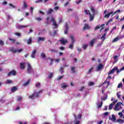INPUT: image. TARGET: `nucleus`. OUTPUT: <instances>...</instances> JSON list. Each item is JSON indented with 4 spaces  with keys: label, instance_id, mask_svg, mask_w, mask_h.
Wrapping results in <instances>:
<instances>
[{
    "label": "nucleus",
    "instance_id": "nucleus-35",
    "mask_svg": "<svg viewBox=\"0 0 124 124\" xmlns=\"http://www.w3.org/2000/svg\"><path fill=\"white\" fill-rule=\"evenodd\" d=\"M101 102L100 104H99L98 106H97V108H100L101 107V106H102V105L103 104V102H102V97L101 98Z\"/></svg>",
    "mask_w": 124,
    "mask_h": 124
},
{
    "label": "nucleus",
    "instance_id": "nucleus-12",
    "mask_svg": "<svg viewBox=\"0 0 124 124\" xmlns=\"http://www.w3.org/2000/svg\"><path fill=\"white\" fill-rule=\"evenodd\" d=\"M90 9L93 15L97 14V10H95L93 7H91Z\"/></svg>",
    "mask_w": 124,
    "mask_h": 124
},
{
    "label": "nucleus",
    "instance_id": "nucleus-49",
    "mask_svg": "<svg viewBox=\"0 0 124 124\" xmlns=\"http://www.w3.org/2000/svg\"><path fill=\"white\" fill-rule=\"evenodd\" d=\"M52 77H53V73H50L49 75H48V78L51 79V78H52Z\"/></svg>",
    "mask_w": 124,
    "mask_h": 124
},
{
    "label": "nucleus",
    "instance_id": "nucleus-53",
    "mask_svg": "<svg viewBox=\"0 0 124 124\" xmlns=\"http://www.w3.org/2000/svg\"><path fill=\"white\" fill-rule=\"evenodd\" d=\"M51 62L49 63V65H52L53 64V62L54 61V59H50Z\"/></svg>",
    "mask_w": 124,
    "mask_h": 124
},
{
    "label": "nucleus",
    "instance_id": "nucleus-55",
    "mask_svg": "<svg viewBox=\"0 0 124 124\" xmlns=\"http://www.w3.org/2000/svg\"><path fill=\"white\" fill-rule=\"evenodd\" d=\"M118 115L119 116H120V118L123 117V116H124V115L123 114V112H119Z\"/></svg>",
    "mask_w": 124,
    "mask_h": 124
},
{
    "label": "nucleus",
    "instance_id": "nucleus-9",
    "mask_svg": "<svg viewBox=\"0 0 124 124\" xmlns=\"http://www.w3.org/2000/svg\"><path fill=\"white\" fill-rule=\"evenodd\" d=\"M20 68L21 70H23L26 68V63L21 62L20 63Z\"/></svg>",
    "mask_w": 124,
    "mask_h": 124
},
{
    "label": "nucleus",
    "instance_id": "nucleus-58",
    "mask_svg": "<svg viewBox=\"0 0 124 124\" xmlns=\"http://www.w3.org/2000/svg\"><path fill=\"white\" fill-rule=\"evenodd\" d=\"M9 6H11L12 7V8H15L16 7V6L13 5V4L10 3L9 4Z\"/></svg>",
    "mask_w": 124,
    "mask_h": 124
},
{
    "label": "nucleus",
    "instance_id": "nucleus-45",
    "mask_svg": "<svg viewBox=\"0 0 124 124\" xmlns=\"http://www.w3.org/2000/svg\"><path fill=\"white\" fill-rule=\"evenodd\" d=\"M24 49L23 48H21L20 49H17L16 52L18 53H21V52H23Z\"/></svg>",
    "mask_w": 124,
    "mask_h": 124
},
{
    "label": "nucleus",
    "instance_id": "nucleus-26",
    "mask_svg": "<svg viewBox=\"0 0 124 124\" xmlns=\"http://www.w3.org/2000/svg\"><path fill=\"white\" fill-rule=\"evenodd\" d=\"M70 38L71 39V42H72V43H73V44H74V42H75V40L74 39V37H73V35H71V36H70Z\"/></svg>",
    "mask_w": 124,
    "mask_h": 124
},
{
    "label": "nucleus",
    "instance_id": "nucleus-42",
    "mask_svg": "<svg viewBox=\"0 0 124 124\" xmlns=\"http://www.w3.org/2000/svg\"><path fill=\"white\" fill-rule=\"evenodd\" d=\"M57 32H58V31H54L52 34L53 36H56L57 35Z\"/></svg>",
    "mask_w": 124,
    "mask_h": 124
},
{
    "label": "nucleus",
    "instance_id": "nucleus-33",
    "mask_svg": "<svg viewBox=\"0 0 124 124\" xmlns=\"http://www.w3.org/2000/svg\"><path fill=\"white\" fill-rule=\"evenodd\" d=\"M49 19H50L49 17H47L46 18V26H48L50 24V22H49Z\"/></svg>",
    "mask_w": 124,
    "mask_h": 124
},
{
    "label": "nucleus",
    "instance_id": "nucleus-46",
    "mask_svg": "<svg viewBox=\"0 0 124 124\" xmlns=\"http://www.w3.org/2000/svg\"><path fill=\"white\" fill-rule=\"evenodd\" d=\"M114 105H113L112 104H110L109 106V107H108V109L109 110H112V107H113Z\"/></svg>",
    "mask_w": 124,
    "mask_h": 124
},
{
    "label": "nucleus",
    "instance_id": "nucleus-54",
    "mask_svg": "<svg viewBox=\"0 0 124 124\" xmlns=\"http://www.w3.org/2000/svg\"><path fill=\"white\" fill-rule=\"evenodd\" d=\"M6 83H7V84H10V83H12V81L10 80H9V79H7L6 80Z\"/></svg>",
    "mask_w": 124,
    "mask_h": 124
},
{
    "label": "nucleus",
    "instance_id": "nucleus-27",
    "mask_svg": "<svg viewBox=\"0 0 124 124\" xmlns=\"http://www.w3.org/2000/svg\"><path fill=\"white\" fill-rule=\"evenodd\" d=\"M49 51L51 53H58V50L57 49H49Z\"/></svg>",
    "mask_w": 124,
    "mask_h": 124
},
{
    "label": "nucleus",
    "instance_id": "nucleus-10",
    "mask_svg": "<svg viewBox=\"0 0 124 124\" xmlns=\"http://www.w3.org/2000/svg\"><path fill=\"white\" fill-rule=\"evenodd\" d=\"M9 51L13 54H16V53H17V49L14 48V47H11Z\"/></svg>",
    "mask_w": 124,
    "mask_h": 124
},
{
    "label": "nucleus",
    "instance_id": "nucleus-61",
    "mask_svg": "<svg viewBox=\"0 0 124 124\" xmlns=\"http://www.w3.org/2000/svg\"><path fill=\"white\" fill-rule=\"evenodd\" d=\"M116 95H117L118 98H121V94H119V93H116Z\"/></svg>",
    "mask_w": 124,
    "mask_h": 124
},
{
    "label": "nucleus",
    "instance_id": "nucleus-62",
    "mask_svg": "<svg viewBox=\"0 0 124 124\" xmlns=\"http://www.w3.org/2000/svg\"><path fill=\"white\" fill-rule=\"evenodd\" d=\"M102 102L105 101V100H106V99H107V95H106V96L104 97V98H102Z\"/></svg>",
    "mask_w": 124,
    "mask_h": 124
},
{
    "label": "nucleus",
    "instance_id": "nucleus-1",
    "mask_svg": "<svg viewBox=\"0 0 124 124\" xmlns=\"http://www.w3.org/2000/svg\"><path fill=\"white\" fill-rule=\"evenodd\" d=\"M34 93L32 95L29 96V98L31 99H32V98H37V97H39V94L38 93H36V90H34Z\"/></svg>",
    "mask_w": 124,
    "mask_h": 124
},
{
    "label": "nucleus",
    "instance_id": "nucleus-34",
    "mask_svg": "<svg viewBox=\"0 0 124 124\" xmlns=\"http://www.w3.org/2000/svg\"><path fill=\"white\" fill-rule=\"evenodd\" d=\"M45 40V37H39L38 38V41H44Z\"/></svg>",
    "mask_w": 124,
    "mask_h": 124
},
{
    "label": "nucleus",
    "instance_id": "nucleus-2",
    "mask_svg": "<svg viewBox=\"0 0 124 124\" xmlns=\"http://www.w3.org/2000/svg\"><path fill=\"white\" fill-rule=\"evenodd\" d=\"M122 102H118L117 103V104L115 105V108H114V110L115 111H119V110H121L122 108H123V107H122Z\"/></svg>",
    "mask_w": 124,
    "mask_h": 124
},
{
    "label": "nucleus",
    "instance_id": "nucleus-50",
    "mask_svg": "<svg viewBox=\"0 0 124 124\" xmlns=\"http://www.w3.org/2000/svg\"><path fill=\"white\" fill-rule=\"evenodd\" d=\"M43 1V0H37V1H35V3H39V2H42Z\"/></svg>",
    "mask_w": 124,
    "mask_h": 124
},
{
    "label": "nucleus",
    "instance_id": "nucleus-22",
    "mask_svg": "<svg viewBox=\"0 0 124 124\" xmlns=\"http://www.w3.org/2000/svg\"><path fill=\"white\" fill-rule=\"evenodd\" d=\"M62 89H65V88H67L68 87V85H66L65 83H63L61 85Z\"/></svg>",
    "mask_w": 124,
    "mask_h": 124
},
{
    "label": "nucleus",
    "instance_id": "nucleus-14",
    "mask_svg": "<svg viewBox=\"0 0 124 124\" xmlns=\"http://www.w3.org/2000/svg\"><path fill=\"white\" fill-rule=\"evenodd\" d=\"M104 67V65H103L102 63H100L97 66V70H101V69H102V68H103Z\"/></svg>",
    "mask_w": 124,
    "mask_h": 124
},
{
    "label": "nucleus",
    "instance_id": "nucleus-59",
    "mask_svg": "<svg viewBox=\"0 0 124 124\" xmlns=\"http://www.w3.org/2000/svg\"><path fill=\"white\" fill-rule=\"evenodd\" d=\"M93 85H94V83L93 82H90L89 83V86H93Z\"/></svg>",
    "mask_w": 124,
    "mask_h": 124
},
{
    "label": "nucleus",
    "instance_id": "nucleus-25",
    "mask_svg": "<svg viewBox=\"0 0 124 124\" xmlns=\"http://www.w3.org/2000/svg\"><path fill=\"white\" fill-rule=\"evenodd\" d=\"M31 82V79H28L25 83L23 84L24 86H28Z\"/></svg>",
    "mask_w": 124,
    "mask_h": 124
},
{
    "label": "nucleus",
    "instance_id": "nucleus-39",
    "mask_svg": "<svg viewBox=\"0 0 124 124\" xmlns=\"http://www.w3.org/2000/svg\"><path fill=\"white\" fill-rule=\"evenodd\" d=\"M64 69V67H63L62 66L60 67V71H61V74H62V73L64 72L63 71Z\"/></svg>",
    "mask_w": 124,
    "mask_h": 124
},
{
    "label": "nucleus",
    "instance_id": "nucleus-17",
    "mask_svg": "<svg viewBox=\"0 0 124 124\" xmlns=\"http://www.w3.org/2000/svg\"><path fill=\"white\" fill-rule=\"evenodd\" d=\"M36 53V49H34L33 50L31 54V57L32 58V59H34L35 58V54Z\"/></svg>",
    "mask_w": 124,
    "mask_h": 124
},
{
    "label": "nucleus",
    "instance_id": "nucleus-44",
    "mask_svg": "<svg viewBox=\"0 0 124 124\" xmlns=\"http://www.w3.org/2000/svg\"><path fill=\"white\" fill-rule=\"evenodd\" d=\"M22 96H19L17 97V101H20L22 100Z\"/></svg>",
    "mask_w": 124,
    "mask_h": 124
},
{
    "label": "nucleus",
    "instance_id": "nucleus-63",
    "mask_svg": "<svg viewBox=\"0 0 124 124\" xmlns=\"http://www.w3.org/2000/svg\"><path fill=\"white\" fill-rule=\"evenodd\" d=\"M108 114H109L108 112H106L103 114L104 116H108Z\"/></svg>",
    "mask_w": 124,
    "mask_h": 124
},
{
    "label": "nucleus",
    "instance_id": "nucleus-51",
    "mask_svg": "<svg viewBox=\"0 0 124 124\" xmlns=\"http://www.w3.org/2000/svg\"><path fill=\"white\" fill-rule=\"evenodd\" d=\"M35 19L37 21H40L42 20V18L41 17H37V18H35Z\"/></svg>",
    "mask_w": 124,
    "mask_h": 124
},
{
    "label": "nucleus",
    "instance_id": "nucleus-23",
    "mask_svg": "<svg viewBox=\"0 0 124 124\" xmlns=\"http://www.w3.org/2000/svg\"><path fill=\"white\" fill-rule=\"evenodd\" d=\"M31 42H32V40L31 39V37H30L27 40V44L28 45L31 44Z\"/></svg>",
    "mask_w": 124,
    "mask_h": 124
},
{
    "label": "nucleus",
    "instance_id": "nucleus-11",
    "mask_svg": "<svg viewBox=\"0 0 124 124\" xmlns=\"http://www.w3.org/2000/svg\"><path fill=\"white\" fill-rule=\"evenodd\" d=\"M118 69V67H114V68H113L110 71V72H108V75H110V74H112Z\"/></svg>",
    "mask_w": 124,
    "mask_h": 124
},
{
    "label": "nucleus",
    "instance_id": "nucleus-7",
    "mask_svg": "<svg viewBox=\"0 0 124 124\" xmlns=\"http://www.w3.org/2000/svg\"><path fill=\"white\" fill-rule=\"evenodd\" d=\"M65 29L64 31V33L65 34H67V33H68V24L67 23V22H66L65 23Z\"/></svg>",
    "mask_w": 124,
    "mask_h": 124
},
{
    "label": "nucleus",
    "instance_id": "nucleus-48",
    "mask_svg": "<svg viewBox=\"0 0 124 124\" xmlns=\"http://www.w3.org/2000/svg\"><path fill=\"white\" fill-rule=\"evenodd\" d=\"M64 76V75H62V76H60L58 77V78H57V80H61V79L63 78V77Z\"/></svg>",
    "mask_w": 124,
    "mask_h": 124
},
{
    "label": "nucleus",
    "instance_id": "nucleus-13",
    "mask_svg": "<svg viewBox=\"0 0 124 124\" xmlns=\"http://www.w3.org/2000/svg\"><path fill=\"white\" fill-rule=\"evenodd\" d=\"M90 29H91V26L87 24H84L83 28V31H86V30H90Z\"/></svg>",
    "mask_w": 124,
    "mask_h": 124
},
{
    "label": "nucleus",
    "instance_id": "nucleus-8",
    "mask_svg": "<svg viewBox=\"0 0 124 124\" xmlns=\"http://www.w3.org/2000/svg\"><path fill=\"white\" fill-rule=\"evenodd\" d=\"M108 119L110 121H112V122L117 123V121H116V116L114 114L112 115V118L109 117Z\"/></svg>",
    "mask_w": 124,
    "mask_h": 124
},
{
    "label": "nucleus",
    "instance_id": "nucleus-16",
    "mask_svg": "<svg viewBox=\"0 0 124 124\" xmlns=\"http://www.w3.org/2000/svg\"><path fill=\"white\" fill-rule=\"evenodd\" d=\"M95 42V39H93V40H92L89 43L90 46H91V47H93Z\"/></svg>",
    "mask_w": 124,
    "mask_h": 124
},
{
    "label": "nucleus",
    "instance_id": "nucleus-4",
    "mask_svg": "<svg viewBox=\"0 0 124 124\" xmlns=\"http://www.w3.org/2000/svg\"><path fill=\"white\" fill-rule=\"evenodd\" d=\"M16 72L15 71V70H13L11 71L7 75L8 77H10V76H15L16 75Z\"/></svg>",
    "mask_w": 124,
    "mask_h": 124
},
{
    "label": "nucleus",
    "instance_id": "nucleus-57",
    "mask_svg": "<svg viewBox=\"0 0 124 124\" xmlns=\"http://www.w3.org/2000/svg\"><path fill=\"white\" fill-rule=\"evenodd\" d=\"M28 27H29V26L26 25V26H18V28H20V29L21 28H28Z\"/></svg>",
    "mask_w": 124,
    "mask_h": 124
},
{
    "label": "nucleus",
    "instance_id": "nucleus-3",
    "mask_svg": "<svg viewBox=\"0 0 124 124\" xmlns=\"http://www.w3.org/2000/svg\"><path fill=\"white\" fill-rule=\"evenodd\" d=\"M59 42H60V44H62V45H64V44H66L68 42L67 40L63 38H61V39L59 40Z\"/></svg>",
    "mask_w": 124,
    "mask_h": 124
},
{
    "label": "nucleus",
    "instance_id": "nucleus-47",
    "mask_svg": "<svg viewBox=\"0 0 124 124\" xmlns=\"http://www.w3.org/2000/svg\"><path fill=\"white\" fill-rule=\"evenodd\" d=\"M122 86H123V83H120L118 84V86H117V88L118 89H121V87H122Z\"/></svg>",
    "mask_w": 124,
    "mask_h": 124
},
{
    "label": "nucleus",
    "instance_id": "nucleus-21",
    "mask_svg": "<svg viewBox=\"0 0 124 124\" xmlns=\"http://www.w3.org/2000/svg\"><path fill=\"white\" fill-rule=\"evenodd\" d=\"M74 116L75 119V124H80V121H76V120H77V117L74 114Z\"/></svg>",
    "mask_w": 124,
    "mask_h": 124
},
{
    "label": "nucleus",
    "instance_id": "nucleus-20",
    "mask_svg": "<svg viewBox=\"0 0 124 124\" xmlns=\"http://www.w3.org/2000/svg\"><path fill=\"white\" fill-rule=\"evenodd\" d=\"M84 12L85 13V15H90L91 14V12L89 10L84 9Z\"/></svg>",
    "mask_w": 124,
    "mask_h": 124
},
{
    "label": "nucleus",
    "instance_id": "nucleus-29",
    "mask_svg": "<svg viewBox=\"0 0 124 124\" xmlns=\"http://www.w3.org/2000/svg\"><path fill=\"white\" fill-rule=\"evenodd\" d=\"M120 40V38L119 37H116L112 40V42H117V41H119Z\"/></svg>",
    "mask_w": 124,
    "mask_h": 124
},
{
    "label": "nucleus",
    "instance_id": "nucleus-52",
    "mask_svg": "<svg viewBox=\"0 0 124 124\" xmlns=\"http://www.w3.org/2000/svg\"><path fill=\"white\" fill-rule=\"evenodd\" d=\"M41 84L39 82H37L35 84L36 87L37 88L40 86Z\"/></svg>",
    "mask_w": 124,
    "mask_h": 124
},
{
    "label": "nucleus",
    "instance_id": "nucleus-28",
    "mask_svg": "<svg viewBox=\"0 0 124 124\" xmlns=\"http://www.w3.org/2000/svg\"><path fill=\"white\" fill-rule=\"evenodd\" d=\"M117 122L119 123V124H124V120L121 119H117Z\"/></svg>",
    "mask_w": 124,
    "mask_h": 124
},
{
    "label": "nucleus",
    "instance_id": "nucleus-60",
    "mask_svg": "<svg viewBox=\"0 0 124 124\" xmlns=\"http://www.w3.org/2000/svg\"><path fill=\"white\" fill-rule=\"evenodd\" d=\"M15 35H16V36H19V37H20V36H21V33H20L19 32L16 33Z\"/></svg>",
    "mask_w": 124,
    "mask_h": 124
},
{
    "label": "nucleus",
    "instance_id": "nucleus-40",
    "mask_svg": "<svg viewBox=\"0 0 124 124\" xmlns=\"http://www.w3.org/2000/svg\"><path fill=\"white\" fill-rule=\"evenodd\" d=\"M23 8L26 9L27 7H28V5H27V3H26V1L23 2Z\"/></svg>",
    "mask_w": 124,
    "mask_h": 124
},
{
    "label": "nucleus",
    "instance_id": "nucleus-18",
    "mask_svg": "<svg viewBox=\"0 0 124 124\" xmlns=\"http://www.w3.org/2000/svg\"><path fill=\"white\" fill-rule=\"evenodd\" d=\"M111 14H113V11H111V12L109 13L108 14L105 15L104 17L108 18H109V17H110V15H111Z\"/></svg>",
    "mask_w": 124,
    "mask_h": 124
},
{
    "label": "nucleus",
    "instance_id": "nucleus-31",
    "mask_svg": "<svg viewBox=\"0 0 124 124\" xmlns=\"http://www.w3.org/2000/svg\"><path fill=\"white\" fill-rule=\"evenodd\" d=\"M8 40H10V41H12V44H13L16 41V40L13 39L12 38H8Z\"/></svg>",
    "mask_w": 124,
    "mask_h": 124
},
{
    "label": "nucleus",
    "instance_id": "nucleus-38",
    "mask_svg": "<svg viewBox=\"0 0 124 124\" xmlns=\"http://www.w3.org/2000/svg\"><path fill=\"white\" fill-rule=\"evenodd\" d=\"M41 57H42V59H45V58H46V55H45V53H42L41 54Z\"/></svg>",
    "mask_w": 124,
    "mask_h": 124
},
{
    "label": "nucleus",
    "instance_id": "nucleus-64",
    "mask_svg": "<svg viewBox=\"0 0 124 124\" xmlns=\"http://www.w3.org/2000/svg\"><path fill=\"white\" fill-rule=\"evenodd\" d=\"M60 7L59 6H56L54 8V10H56V11H57V10H58V9H59Z\"/></svg>",
    "mask_w": 124,
    "mask_h": 124
},
{
    "label": "nucleus",
    "instance_id": "nucleus-19",
    "mask_svg": "<svg viewBox=\"0 0 124 124\" xmlns=\"http://www.w3.org/2000/svg\"><path fill=\"white\" fill-rule=\"evenodd\" d=\"M52 12H54V10L50 8L48 9V10L46 12V13L47 15H49V14H51Z\"/></svg>",
    "mask_w": 124,
    "mask_h": 124
},
{
    "label": "nucleus",
    "instance_id": "nucleus-43",
    "mask_svg": "<svg viewBox=\"0 0 124 124\" xmlns=\"http://www.w3.org/2000/svg\"><path fill=\"white\" fill-rule=\"evenodd\" d=\"M113 21V18L110 19L109 20H108V23H106V26L109 25V23H111V22Z\"/></svg>",
    "mask_w": 124,
    "mask_h": 124
},
{
    "label": "nucleus",
    "instance_id": "nucleus-41",
    "mask_svg": "<svg viewBox=\"0 0 124 124\" xmlns=\"http://www.w3.org/2000/svg\"><path fill=\"white\" fill-rule=\"evenodd\" d=\"M71 70L72 71L73 73H75V67H71Z\"/></svg>",
    "mask_w": 124,
    "mask_h": 124
},
{
    "label": "nucleus",
    "instance_id": "nucleus-5",
    "mask_svg": "<svg viewBox=\"0 0 124 124\" xmlns=\"http://www.w3.org/2000/svg\"><path fill=\"white\" fill-rule=\"evenodd\" d=\"M31 70H32V68H31V64L29 63H28L27 73H29V74L31 73Z\"/></svg>",
    "mask_w": 124,
    "mask_h": 124
},
{
    "label": "nucleus",
    "instance_id": "nucleus-24",
    "mask_svg": "<svg viewBox=\"0 0 124 124\" xmlns=\"http://www.w3.org/2000/svg\"><path fill=\"white\" fill-rule=\"evenodd\" d=\"M106 32H105L103 36L101 37V39H102V41H104V40H105V39H106V38L105 37V36H106Z\"/></svg>",
    "mask_w": 124,
    "mask_h": 124
},
{
    "label": "nucleus",
    "instance_id": "nucleus-56",
    "mask_svg": "<svg viewBox=\"0 0 124 124\" xmlns=\"http://www.w3.org/2000/svg\"><path fill=\"white\" fill-rule=\"evenodd\" d=\"M117 102H118V100H116L115 101H114L111 104H112L113 105H115Z\"/></svg>",
    "mask_w": 124,
    "mask_h": 124
},
{
    "label": "nucleus",
    "instance_id": "nucleus-36",
    "mask_svg": "<svg viewBox=\"0 0 124 124\" xmlns=\"http://www.w3.org/2000/svg\"><path fill=\"white\" fill-rule=\"evenodd\" d=\"M93 67H91L87 72V74H90V73H92V72L93 71Z\"/></svg>",
    "mask_w": 124,
    "mask_h": 124
},
{
    "label": "nucleus",
    "instance_id": "nucleus-37",
    "mask_svg": "<svg viewBox=\"0 0 124 124\" xmlns=\"http://www.w3.org/2000/svg\"><path fill=\"white\" fill-rule=\"evenodd\" d=\"M87 47H88V45L87 44H84L82 46V48L84 50H86V49H87Z\"/></svg>",
    "mask_w": 124,
    "mask_h": 124
},
{
    "label": "nucleus",
    "instance_id": "nucleus-32",
    "mask_svg": "<svg viewBox=\"0 0 124 124\" xmlns=\"http://www.w3.org/2000/svg\"><path fill=\"white\" fill-rule=\"evenodd\" d=\"M74 46V44L71 43V44H70V45L69 46V49H73V47Z\"/></svg>",
    "mask_w": 124,
    "mask_h": 124
},
{
    "label": "nucleus",
    "instance_id": "nucleus-30",
    "mask_svg": "<svg viewBox=\"0 0 124 124\" xmlns=\"http://www.w3.org/2000/svg\"><path fill=\"white\" fill-rule=\"evenodd\" d=\"M11 91L13 93H14V92H16V91H17V87L14 86L13 87H12V88L11 89Z\"/></svg>",
    "mask_w": 124,
    "mask_h": 124
},
{
    "label": "nucleus",
    "instance_id": "nucleus-6",
    "mask_svg": "<svg viewBox=\"0 0 124 124\" xmlns=\"http://www.w3.org/2000/svg\"><path fill=\"white\" fill-rule=\"evenodd\" d=\"M51 22H53V25L54 26V27L53 28L54 29L58 28V24H57L56 20H55V19L54 18H52L51 19Z\"/></svg>",
    "mask_w": 124,
    "mask_h": 124
},
{
    "label": "nucleus",
    "instance_id": "nucleus-15",
    "mask_svg": "<svg viewBox=\"0 0 124 124\" xmlns=\"http://www.w3.org/2000/svg\"><path fill=\"white\" fill-rule=\"evenodd\" d=\"M94 15H92V14H90L89 15V21H90V22H92V21H93V19H94Z\"/></svg>",
    "mask_w": 124,
    "mask_h": 124
}]
</instances>
